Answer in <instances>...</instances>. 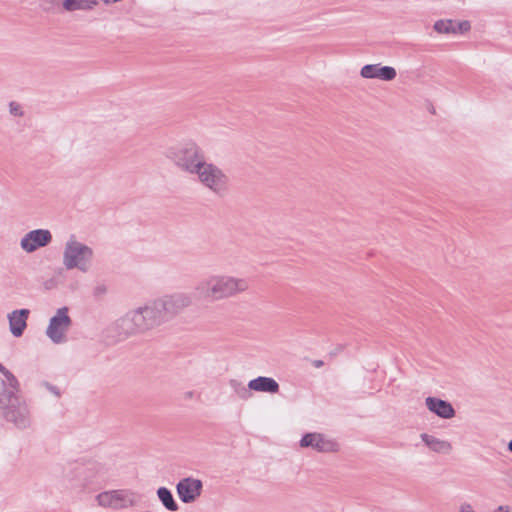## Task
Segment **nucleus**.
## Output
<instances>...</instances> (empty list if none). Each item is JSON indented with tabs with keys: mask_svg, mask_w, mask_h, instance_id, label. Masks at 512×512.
<instances>
[{
	"mask_svg": "<svg viewBox=\"0 0 512 512\" xmlns=\"http://www.w3.org/2000/svg\"><path fill=\"white\" fill-rule=\"evenodd\" d=\"M231 386L241 398H248L250 396L249 390L274 394L278 393L280 389L275 379L264 376H259L249 381L248 388L238 383L236 380L231 381Z\"/></svg>",
	"mask_w": 512,
	"mask_h": 512,
	"instance_id": "obj_9",
	"label": "nucleus"
},
{
	"mask_svg": "<svg viewBox=\"0 0 512 512\" xmlns=\"http://www.w3.org/2000/svg\"><path fill=\"white\" fill-rule=\"evenodd\" d=\"M107 289L105 285H98L94 288V295L99 297L106 293Z\"/></svg>",
	"mask_w": 512,
	"mask_h": 512,
	"instance_id": "obj_22",
	"label": "nucleus"
},
{
	"mask_svg": "<svg viewBox=\"0 0 512 512\" xmlns=\"http://www.w3.org/2000/svg\"><path fill=\"white\" fill-rule=\"evenodd\" d=\"M508 449L510 452H512V440L508 443Z\"/></svg>",
	"mask_w": 512,
	"mask_h": 512,
	"instance_id": "obj_27",
	"label": "nucleus"
},
{
	"mask_svg": "<svg viewBox=\"0 0 512 512\" xmlns=\"http://www.w3.org/2000/svg\"><path fill=\"white\" fill-rule=\"evenodd\" d=\"M385 42H386L387 44H389V46H390L391 48H395V47H396V45L398 44V43H396V42H394V41H390V40H387V41H385Z\"/></svg>",
	"mask_w": 512,
	"mask_h": 512,
	"instance_id": "obj_26",
	"label": "nucleus"
},
{
	"mask_svg": "<svg viewBox=\"0 0 512 512\" xmlns=\"http://www.w3.org/2000/svg\"><path fill=\"white\" fill-rule=\"evenodd\" d=\"M98 5L97 0H64L62 6L66 11H89Z\"/></svg>",
	"mask_w": 512,
	"mask_h": 512,
	"instance_id": "obj_19",
	"label": "nucleus"
},
{
	"mask_svg": "<svg viewBox=\"0 0 512 512\" xmlns=\"http://www.w3.org/2000/svg\"><path fill=\"white\" fill-rule=\"evenodd\" d=\"M52 241V234L46 229H36L28 232L21 239L20 246L27 253H32L38 248L47 246Z\"/></svg>",
	"mask_w": 512,
	"mask_h": 512,
	"instance_id": "obj_12",
	"label": "nucleus"
},
{
	"mask_svg": "<svg viewBox=\"0 0 512 512\" xmlns=\"http://www.w3.org/2000/svg\"><path fill=\"white\" fill-rule=\"evenodd\" d=\"M162 316L154 301L128 311L115 323V330L120 340L142 335L163 324Z\"/></svg>",
	"mask_w": 512,
	"mask_h": 512,
	"instance_id": "obj_2",
	"label": "nucleus"
},
{
	"mask_svg": "<svg viewBox=\"0 0 512 512\" xmlns=\"http://www.w3.org/2000/svg\"><path fill=\"white\" fill-rule=\"evenodd\" d=\"M167 157L182 171L195 174L206 162L203 150L192 141L168 151Z\"/></svg>",
	"mask_w": 512,
	"mask_h": 512,
	"instance_id": "obj_4",
	"label": "nucleus"
},
{
	"mask_svg": "<svg viewBox=\"0 0 512 512\" xmlns=\"http://www.w3.org/2000/svg\"><path fill=\"white\" fill-rule=\"evenodd\" d=\"M93 255V250L89 246L71 238L65 244L63 265L68 270L77 268L82 272H87Z\"/></svg>",
	"mask_w": 512,
	"mask_h": 512,
	"instance_id": "obj_6",
	"label": "nucleus"
},
{
	"mask_svg": "<svg viewBox=\"0 0 512 512\" xmlns=\"http://www.w3.org/2000/svg\"><path fill=\"white\" fill-rule=\"evenodd\" d=\"M250 288L247 278L229 274H210L202 278L194 287L197 300L217 302L235 298Z\"/></svg>",
	"mask_w": 512,
	"mask_h": 512,
	"instance_id": "obj_1",
	"label": "nucleus"
},
{
	"mask_svg": "<svg viewBox=\"0 0 512 512\" xmlns=\"http://www.w3.org/2000/svg\"><path fill=\"white\" fill-rule=\"evenodd\" d=\"M427 409L443 419H450L455 416V409L446 400L429 396L425 399Z\"/></svg>",
	"mask_w": 512,
	"mask_h": 512,
	"instance_id": "obj_15",
	"label": "nucleus"
},
{
	"mask_svg": "<svg viewBox=\"0 0 512 512\" xmlns=\"http://www.w3.org/2000/svg\"><path fill=\"white\" fill-rule=\"evenodd\" d=\"M195 396H196V394L194 391H186L183 394L182 398L184 401H189V400L193 399Z\"/></svg>",
	"mask_w": 512,
	"mask_h": 512,
	"instance_id": "obj_23",
	"label": "nucleus"
},
{
	"mask_svg": "<svg viewBox=\"0 0 512 512\" xmlns=\"http://www.w3.org/2000/svg\"><path fill=\"white\" fill-rule=\"evenodd\" d=\"M202 487L201 480L187 477L178 482L176 490L183 503H191L201 495Z\"/></svg>",
	"mask_w": 512,
	"mask_h": 512,
	"instance_id": "obj_13",
	"label": "nucleus"
},
{
	"mask_svg": "<svg viewBox=\"0 0 512 512\" xmlns=\"http://www.w3.org/2000/svg\"><path fill=\"white\" fill-rule=\"evenodd\" d=\"M433 28L435 32H468L472 25L468 20L442 19L436 21Z\"/></svg>",
	"mask_w": 512,
	"mask_h": 512,
	"instance_id": "obj_16",
	"label": "nucleus"
},
{
	"mask_svg": "<svg viewBox=\"0 0 512 512\" xmlns=\"http://www.w3.org/2000/svg\"><path fill=\"white\" fill-rule=\"evenodd\" d=\"M4 370V366L0 363V371Z\"/></svg>",
	"mask_w": 512,
	"mask_h": 512,
	"instance_id": "obj_29",
	"label": "nucleus"
},
{
	"mask_svg": "<svg viewBox=\"0 0 512 512\" xmlns=\"http://www.w3.org/2000/svg\"><path fill=\"white\" fill-rule=\"evenodd\" d=\"M300 446L303 448L310 447L319 453H331L339 449L338 443L333 439L316 432L304 434L300 440Z\"/></svg>",
	"mask_w": 512,
	"mask_h": 512,
	"instance_id": "obj_11",
	"label": "nucleus"
},
{
	"mask_svg": "<svg viewBox=\"0 0 512 512\" xmlns=\"http://www.w3.org/2000/svg\"><path fill=\"white\" fill-rule=\"evenodd\" d=\"M157 495L166 509L172 512L178 510V505L175 502L174 497L169 489L166 487H160L157 490Z\"/></svg>",
	"mask_w": 512,
	"mask_h": 512,
	"instance_id": "obj_20",
	"label": "nucleus"
},
{
	"mask_svg": "<svg viewBox=\"0 0 512 512\" xmlns=\"http://www.w3.org/2000/svg\"><path fill=\"white\" fill-rule=\"evenodd\" d=\"M29 315L28 309L14 310L8 315L10 331L15 337H20L26 326Z\"/></svg>",
	"mask_w": 512,
	"mask_h": 512,
	"instance_id": "obj_17",
	"label": "nucleus"
},
{
	"mask_svg": "<svg viewBox=\"0 0 512 512\" xmlns=\"http://www.w3.org/2000/svg\"><path fill=\"white\" fill-rule=\"evenodd\" d=\"M9 112L13 116H18V117L23 116V111H22L21 105L15 101H11L9 103Z\"/></svg>",
	"mask_w": 512,
	"mask_h": 512,
	"instance_id": "obj_21",
	"label": "nucleus"
},
{
	"mask_svg": "<svg viewBox=\"0 0 512 512\" xmlns=\"http://www.w3.org/2000/svg\"><path fill=\"white\" fill-rule=\"evenodd\" d=\"M96 500L104 508L120 510L135 506L139 501V495L130 489H116L101 492L96 496Z\"/></svg>",
	"mask_w": 512,
	"mask_h": 512,
	"instance_id": "obj_8",
	"label": "nucleus"
},
{
	"mask_svg": "<svg viewBox=\"0 0 512 512\" xmlns=\"http://www.w3.org/2000/svg\"><path fill=\"white\" fill-rule=\"evenodd\" d=\"M162 320L165 323L169 319L181 313L184 309L192 305V296L185 292H177L165 295L153 300Z\"/></svg>",
	"mask_w": 512,
	"mask_h": 512,
	"instance_id": "obj_7",
	"label": "nucleus"
},
{
	"mask_svg": "<svg viewBox=\"0 0 512 512\" xmlns=\"http://www.w3.org/2000/svg\"><path fill=\"white\" fill-rule=\"evenodd\" d=\"M194 175H197L198 181L214 195L224 197L228 194L229 177L217 165L205 162Z\"/></svg>",
	"mask_w": 512,
	"mask_h": 512,
	"instance_id": "obj_5",
	"label": "nucleus"
},
{
	"mask_svg": "<svg viewBox=\"0 0 512 512\" xmlns=\"http://www.w3.org/2000/svg\"><path fill=\"white\" fill-rule=\"evenodd\" d=\"M497 512H512L508 506H499Z\"/></svg>",
	"mask_w": 512,
	"mask_h": 512,
	"instance_id": "obj_24",
	"label": "nucleus"
},
{
	"mask_svg": "<svg viewBox=\"0 0 512 512\" xmlns=\"http://www.w3.org/2000/svg\"><path fill=\"white\" fill-rule=\"evenodd\" d=\"M3 390L0 393V408L3 418L19 429L30 426V411L26 402L14 391H7L4 383H0Z\"/></svg>",
	"mask_w": 512,
	"mask_h": 512,
	"instance_id": "obj_3",
	"label": "nucleus"
},
{
	"mask_svg": "<svg viewBox=\"0 0 512 512\" xmlns=\"http://www.w3.org/2000/svg\"><path fill=\"white\" fill-rule=\"evenodd\" d=\"M313 365L316 368H320V367H322L324 365V362L322 360H314L313 361Z\"/></svg>",
	"mask_w": 512,
	"mask_h": 512,
	"instance_id": "obj_25",
	"label": "nucleus"
},
{
	"mask_svg": "<svg viewBox=\"0 0 512 512\" xmlns=\"http://www.w3.org/2000/svg\"><path fill=\"white\" fill-rule=\"evenodd\" d=\"M420 437L425 445L436 453L449 454L452 451V444L449 441L441 440L427 433H422Z\"/></svg>",
	"mask_w": 512,
	"mask_h": 512,
	"instance_id": "obj_18",
	"label": "nucleus"
},
{
	"mask_svg": "<svg viewBox=\"0 0 512 512\" xmlns=\"http://www.w3.org/2000/svg\"><path fill=\"white\" fill-rule=\"evenodd\" d=\"M51 391H53L56 395H59V392L55 388H51Z\"/></svg>",
	"mask_w": 512,
	"mask_h": 512,
	"instance_id": "obj_28",
	"label": "nucleus"
},
{
	"mask_svg": "<svg viewBox=\"0 0 512 512\" xmlns=\"http://www.w3.org/2000/svg\"><path fill=\"white\" fill-rule=\"evenodd\" d=\"M360 75L366 79H380L391 81L395 79L397 73L391 66H381V64H367L361 68Z\"/></svg>",
	"mask_w": 512,
	"mask_h": 512,
	"instance_id": "obj_14",
	"label": "nucleus"
},
{
	"mask_svg": "<svg viewBox=\"0 0 512 512\" xmlns=\"http://www.w3.org/2000/svg\"><path fill=\"white\" fill-rule=\"evenodd\" d=\"M70 325L71 319L68 315V308H59L56 314L50 319L46 334L54 343H62L65 341V334Z\"/></svg>",
	"mask_w": 512,
	"mask_h": 512,
	"instance_id": "obj_10",
	"label": "nucleus"
}]
</instances>
